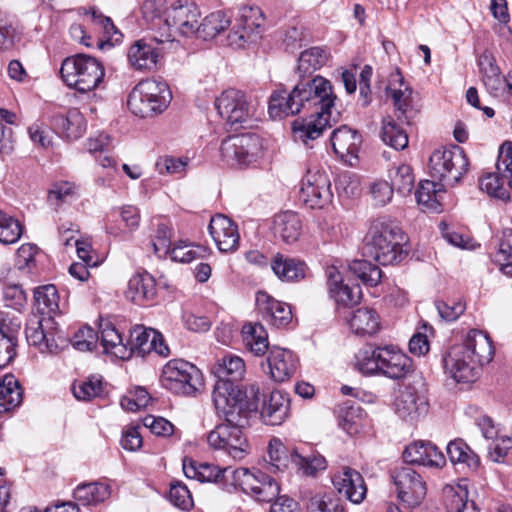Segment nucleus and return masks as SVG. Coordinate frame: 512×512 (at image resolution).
<instances>
[{
    "label": "nucleus",
    "instance_id": "obj_15",
    "mask_svg": "<svg viewBox=\"0 0 512 512\" xmlns=\"http://www.w3.org/2000/svg\"><path fill=\"white\" fill-rule=\"evenodd\" d=\"M443 367L445 374L456 383H470L478 377L479 366L457 345L443 358Z\"/></svg>",
    "mask_w": 512,
    "mask_h": 512
},
{
    "label": "nucleus",
    "instance_id": "obj_25",
    "mask_svg": "<svg viewBox=\"0 0 512 512\" xmlns=\"http://www.w3.org/2000/svg\"><path fill=\"white\" fill-rule=\"evenodd\" d=\"M267 362L271 378L276 382L289 380L297 370V358L292 351L280 347L269 350Z\"/></svg>",
    "mask_w": 512,
    "mask_h": 512
},
{
    "label": "nucleus",
    "instance_id": "obj_54",
    "mask_svg": "<svg viewBox=\"0 0 512 512\" xmlns=\"http://www.w3.org/2000/svg\"><path fill=\"white\" fill-rule=\"evenodd\" d=\"M143 18L151 24L152 29H165L164 27V0H146L142 4Z\"/></svg>",
    "mask_w": 512,
    "mask_h": 512
},
{
    "label": "nucleus",
    "instance_id": "obj_26",
    "mask_svg": "<svg viewBox=\"0 0 512 512\" xmlns=\"http://www.w3.org/2000/svg\"><path fill=\"white\" fill-rule=\"evenodd\" d=\"M153 42L159 44L163 41L157 39H152L149 42L138 40L129 48L128 61L135 70H153L156 68L160 50L154 46Z\"/></svg>",
    "mask_w": 512,
    "mask_h": 512
},
{
    "label": "nucleus",
    "instance_id": "obj_17",
    "mask_svg": "<svg viewBox=\"0 0 512 512\" xmlns=\"http://www.w3.org/2000/svg\"><path fill=\"white\" fill-rule=\"evenodd\" d=\"M209 233L221 252H233L239 246L240 235L237 225L227 216L218 214L211 218Z\"/></svg>",
    "mask_w": 512,
    "mask_h": 512
},
{
    "label": "nucleus",
    "instance_id": "obj_59",
    "mask_svg": "<svg viewBox=\"0 0 512 512\" xmlns=\"http://www.w3.org/2000/svg\"><path fill=\"white\" fill-rule=\"evenodd\" d=\"M339 499L327 495H314L307 503V512H343Z\"/></svg>",
    "mask_w": 512,
    "mask_h": 512
},
{
    "label": "nucleus",
    "instance_id": "obj_32",
    "mask_svg": "<svg viewBox=\"0 0 512 512\" xmlns=\"http://www.w3.org/2000/svg\"><path fill=\"white\" fill-rule=\"evenodd\" d=\"M256 304L262 312L266 313L274 326L282 327L287 325L292 319L291 307L284 302H280L265 292H258Z\"/></svg>",
    "mask_w": 512,
    "mask_h": 512
},
{
    "label": "nucleus",
    "instance_id": "obj_4",
    "mask_svg": "<svg viewBox=\"0 0 512 512\" xmlns=\"http://www.w3.org/2000/svg\"><path fill=\"white\" fill-rule=\"evenodd\" d=\"M172 100V93L166 82L156 79L140 81L130 92L128 107L141 118L153 117L164 112Z\"/></svg>",
    "mask_w": 512,
    "mask_h": 512
},
{
    "label": "nucleus",
    "instance_id": "obj_31",
    "mask_svg": "<svg viewBox=\"0 0 512 512\" xmlns=\"http://www.w3.org/2000/svg\"><path fill=\"white\" fill-rule=\"evenodd\" d=\"M274 235L287 244L295 243L302 233V221L293 211H284L275 215L273 220Z\"/></svg>",
    "mask_w": 512,
    "mask_h": 512
},
{
    "label": "nucleus",
    "instance_id": "obj_16",
    "mask_svg": "<svg viewBox=\"0 0 512 512\" xmlns=\"http://www.w3.org/2000/svg\"><path fill=\"white\" fill-rule=\"evenodd\" d=\"M395 412L405 421L416 422L428 412V400L415 387L406 386L395 400Z\"/></svg>",
    "mask_w": 512,
    "mask_h": 512
},
{
    "label": "nucleus",
    "instance_id": "obj_61",
    "mask_svg": "<svg viewBox=\"0 0 512 512\" xmlns=\"http://www.w3.org/2000/svg\"><path fill=\"white\" fill-rule=\"evenodd\" d=\"M169 500L174 506L182 510H189L193 507L190 491L186 485L180 482L170 484Z\"/></svg>",
    "mask_w": 512,
    "mask_h": 512
},
{
    "label": "nucleus",
    "instance_id": "obj_55",
    "mask_svg": "<svg viewBox=\"0 0 512 512\" xmlns=\"http://www.w3.org/2000/svg\"><path fill=\"white\" fill-rule=\"evenodd\" d=\"M22 235V226L18 220L0 211V242L12 244Z\"/></svg>",
    "mask_w": 512,
    "mask_h": 512
},
{
    "label": "nucleus",
    "instance_id": "obj_33",
    "mask_svg": "<svg viewBox=\"0 0 512 512\" xmlns=\"http://www.w3.org/2000/svg\"><path fill=\"white\" fill-rule=\"evenodd\" d=\"M213 372L221 380L215 388L222 383L235 385L234 381H239L244 377L246 366L244 360L232 353H226L213 367Z\"/></svg>",
    "mask_w": 512,
    "mask_h": 512
},
{
    "label": "nucleus",
    "instance_id": "obj_47",
    "mask_svg": "<svg viewBox=\"0 0 512 512\" xmlns=\"http://www.w3.org/2000/svg\"><path fill=\"white\" fill-rule=\"evenodd\" d=\"M389 179L391 181L389 184L393 187V190H396L402 196L409 195L414 188L415 177L412 168L407 164L391 168Z\"/></svg>",
    "mask_w": 512,
    "mask_h": 512
},
{
    "label": "nucleus",
    "instance_id": "obj_23",
    "mask_svg": "<svg viewBox=\"0 0 512 512\" xmlns=\"http://www.w3.org/2000/svg\"><path fill=\"white\" fill-rule=\"evenodd\" d=\"M45 324H52V318L34 317L27 323L25 335L29 345L37 347L42 353H55L58 350V344L55 335L47 331Z\"/></svg>",
    "mask_w": 512,
    "mask_h": 512
},
{
    "label": "nucleus",
    "instance_id": "obj_34",
    "mask_svg": "<svg viewBox=\"0 0 512 512\" xmlns=\"http://www.w3.org/2000/svg\"><path fill=\"white\" fill-rule=\"evenodd\" d=\"M156 282L149 273L136 274L128 282L126 296L138 305L153 300L156 296Z\"/></svg>",
    "mask_w": 512,
    "mask_h": 512
},
{
    "label": "nucleus",
    "instance_id": "obj_35",
    "mask_svg": "<svg viewBox=\"0 0 512 512\" xmlns=\"http://www.w3.org/2000/svg\"><path fill=\"white\" fill-rule=\"evenodd\" d=\"M330 141L335 154L344 157L357 153L362 137L356 130L344 125L332 132Z\"/></svg>",
    "mask_w": 512,
    "mask_h": 512
},
{
    "label": "nucleus",
    "instance_id": "obj_20",
    "mask_svg": "<svg viewBox=\"0 0 512 512\" xmlns=\"http://www.w3.org/2000/svg\"><path fill=\"white\" fill-rule=\"evenodd\" d=\"M478 66L482 82L492 96L498 97L506 89L508 91L512 90V85L501 75L500 69L495 63V58L490 52L484 51L479 56Z\"/></svg>",
    "mask_w": 512,
    "mask_h": 512
},
{
    "label": "nucleus",
    "instance_id": "obj_8",
    "mask_svg": "<svg viewBox=\"0 0 512 512\" xmlns=\"http://www.w3.org/2000/svg\"><path fill=\"white\" fill-rule=\"evenodd\" d=\"M232 484L257 501L271 502L280 493L275 479L259 469L238 468L231 472Z\"/></svg>",
    "mask_w": 512,
    "mask_h": 512
},
{
    "label": "nucleus",
    "instance_id": "obj_14",
    "mask_svg": "<svg viewBox=\"0 0 512 512\" xmlns=\"http://www.w3.org/2000/svg\"><path fill=\"white\" fill-rule=\"evenodd\" d=\"M332 198L329 176L324 171L309 170L300 190V199L304 204L312 209H322L331 203Z\"/></svg>",
    "mask_w": 512,
    "mask_h": 512
},
{
    "label": "nucleus",
    "instance_id": "obj_5",
    "mask_svg": "<svg viewBox=\"0 0 512 512\" xmlns=\"http://www.w3.org/2000/svg\"><path fill=\"white\" fill-rule=\"evenodd\" d=\"M60 75L69 88L86 93L100 85L104 79L105 70L102 63L96 58L77 54L63 60Z\"/></svg>",
    "mask_w": 512,
    "mask_h": 512
},
{
    "label": "nucleus",
    "instance_id": "obj_29",
    "mask_svg": "<svg viewBox=\"0 0 512 512\" xmlns=\"http://www.w3.org/2000/svg\"><path fill=\"white\" fill-rule=\"evenodd\" d=\"M54 130L68 140H76L86 130L84 116L77 109H70L66 114H55L51 119Z\"/></svg>",
    "mask_w": 512,
    "mask_h": 512
},
{
    "label": "nucleus",
    "instance_id": "obj_27",
    "mask_svg": "<svg viewBox=\"0 0 512 512\" xmlns=\"http://www.w3.org/2000/svg\"><path fill=\"white\" fill-rule=\"evenodd\" d=\"M183 472L187 478L197 479L201 482H220L231 477L233 471L230 467L220 468L207 462L198 463L192 458L183 459Z\"/></svg>",
    "mask_w": 512,
    "mask_h": 512
},
{
    "label": "nucleus",
    "instance_id": "obj_36",
    "mask_svg": "<svg viewBox=\"0 0 512 512\" xmlns=\"http://www.w3.org/2000/svg\"><path fill=\"white\" fill-rule=\"evenodd\" d=\"M329 59V52L322 47H311L300 53L296 72L299 77L309 78L321 69Z\"/></svg>",
    "mask_w": 512,
    "mask_h": 512
},
{
    "label": "nucleus",
    "instance_id": "obj_45",
    "mask_svg": "<svg viewBox=\"0 0 512 512\" xmlns=\"http://www.w3.org/2000/svg\"><path fill=\"white\" fill-rule=\"evenodd\" d=\"M22 402V389L12 376H5L0 381V413H4L19 406Z\"/></svg>",
    "mask_w": 512,
    "mask_h": 512
},
{
    "label": "nucleus",
    "instance_id": "obj_19",
    "mask_svg": "<svg viewBox=\"0 0 512 512\" xmlns=\"http://www.w3.org/2000/svg\"><path fill=\"white\" fill-rule=\"evenodd\" d=\"M333 485L339 494L354 504L361 503L366 497L367 488L362 475L350 467L343 468L333 477Z\"/></svg>",
    "mask_w": 512,
    "mask_h": 512
},
{
    "label": "nucleus",
    "instance_id": "obj_2",
    "mask_svg": "<svg viewBox=\"0 0 512 512\" xmlns=\"http://www.w3.org/2000/svg\"><path fill=\"white\" fill-rule=\"evenodd\" d=\"M217 414L223 417L227 427L226 441L230 443V457L241 460L249 453V445L243 429L248 425L251 412L259 406V387L251 384L242 388L230 383L219 384L212 393Z\"/></svg>",
    "mask_w": 512,
    "mask_h": 512
},
{
    "label": "nucleus",
    "instance_id": "obj_53",
    "mask_svg": "<svg viewBox=\"0 0 512 512\" xmlns=\"http://www.w3.org/2000/svg\"><path fill=\"white\" fill-rule=\"evenodd\" d=\"M479 188L489 196L502 201L510 200V192L503 186L501 178L496 173H488L479 179Z\"/></svg>",
    "mask_w": 512,
    "mask_h": 512
},
{
    "label": "nucleus",
    "instance_id": "obj_21",
    "mask_svg": "<svg viewBox=\"0 0 512 512\" xmlns=\"http://www.w3.org/2000/svg\"><path fill=\"white\" fill-rule=\"evenodd\" d=\"M480 367L493 359L494 348L490 337L480 330H470L463 343L457 344Z\"/></svg>",
    "mask_w": 512,
    "mask_h": 512
},
{
    "label": "nucleus",
    "instance_id": "obj_10",
    "mask_svg": "<svg viewBox=\"0 0 512 512\" xmlns=\"http://www.w3.org/2000/svg\"><path fill=\"white\" fill-rule=\"evenodd\" d=\"M263 22V13L259 7H244L227 36V45L239 49L257 42L261 37Z\"/></svg>",
    "mask_w": 512,
    "mask_h": 512
},
{
    "label": "nucleus",
    "instance_id": "obj_1",
    "mask_svg": "<svg viewBox=\"0 0 512 512\" xmlns=\"http://www.w3.org/2000/svg\"><path fill=\"white\" fill-rule=\"evenodd\" d=\"M335 100L330 81L317 75L312 79L302 78L290 93L274 92L270 96L268 110L272 117L295 115L302 111L309 114L310 120L300 126L294 123L293 127L299 138L307 144V140L317 139L327 127H331L330 118Z\"/></svg>",
    "mask_w": 512,
    "mask_h": 512
},
{
    "label": "nucleus",
    "instance_id": "obj_24",
    "mask_svg": "<svg viewBox=\"0 0 512 512\" xmlns=\"http://www.w3.org/2000/svg\"><path fill=\"white\" fill-rule=\"evenodd\" d=\"M407 464H417L429 467H442L446 460L438 447L431 442L419 441L410 444L403 452Z\"/></svg>",
    "mask_w": 512,
    "mask_h": 512
},
{
    "label": "nucleus",
    "instance_id": "obj_41",
    "mask_svg": "<svg viewBox=\"0 0 512 512\" xmlns=\"http://www.w3.org/2000/svg\"><path fill=\"white\" fill-rule=\"evenodd\" d=\"M100 340L106 353L113 354L120 359L130 357V352L123 342L121 333L111 324L107 323L101 326Z\"/></svg>",
    "mask_w": 512,
    "mask_h": 512
},
{
    "label": "nucleus",
    "instance_id": "obj_22",
    "mask_svg": "<svg viewBox=\"0 0 512 512\" xmlns=\"http://www.w3.org/2000/svg\"><path fill=\"white\" fill-rule=\"evenodd\" d=\"M326 275L329 290L338 304L354 306L360 302L362 291L358 284L344 283L340 272L334 266L327 268Z\"/></svg>",
    "mask_w": 512,
    "mask_h": 512
},
{
    "label": "nucleus",
    "instance_id": "obj_9",
    "mask_svg": "<svg viewBox=\"0 0 512 512\" xmlns=\"http://www.w3.org/2000/svg\"><path fill=\"white\" fill-rule=\"evenodd\" d=\"M220 152L227 164L248 166L256 162L261 155V139L254 133L232 135L222 141Z\"/></svg>",
    "mask_w": 512,
    "mask_h": 512
},
{
    "label": "nucleus",
    "instance_id": "obj_38",
    "mask_svg": "<svg viewBox=\"0 0 512 512\" xmlns=\"http://www.w3.org/2000/svg\"><path fill=\"white\" fill-rule=\"evenodd\" d=\"M444 503L448 512H477V507L472 500L468 499L466 487L446 486L443 490Z\"/></svg>",
    "mask_w": 512,
    "mask_h": 512
},
{
    "label": "nucleus",
    "instance_id": "obj_52",
    "mask_svg": "<svg viewBox=\"0 0 512 512\" xmlns=\"http://www.w3.org/2000/svg\"><path fill=\"white\" fill-rule=\"evenodd\" d=\"M205 251V248L202 246H195L191 243L180 240L173 244L168 255H170L173 261L190 263L191 261L200 258Z\"/></svg>",
    "mask_w": 512,
    "mask_h": 512
},
{
    "label": "nucleus",
    "instance_id": "obj_57",
    "mask_svg": "<svg viewBox=\"0 0 512 512\" xmlns=\"http://www.w3.org/2000/svg\"><path fill=\"white\" fill-rule=\"evenodd\" d=\"M19 40V35L11 19L0 12V51L12 49Z\"/></svg>",
    "mask_w": 512,
    "mask_h": 512
},
{
    "label": "nucleus",
    "instance_id": "obj_3",
    "mask_svg": "<svg viewBox=\"0 0 512 512\" xmlns=\"http://www.w3.org/2000/svg\"><path fill=\"white\" fill-rule=\"evenodd\" d=\"M405 236L394 223L382 218L374 220L364 238V255L381 265L402 261L407 251L403 249Z\"/></svg>",
    "mask_w": 512,
    "mask_h": 512
},
{
    "label": "nucleus",
    "instance_id": "obj_46",
    "mask_svg": "<svg viewBox=\"0 0 512 512\" xmlns=\"http://www.w3.org/2000/svg\"><path fill=\"white\" fill-rule=\"evenodd\" d=\"M34 301L37 311L42 315L56 314L59 311V295L52 284L37 287L34 290Z\"/></svg>",
    "mask_w": 512,
    "mask_h": 512
},
{
    "label": "nucleus",
    "instance_id": "obj_49",
    "mask_svg": "<svg viewBox=\"0 0 512 512\" xmlns=\"http://www.w3.org/2000/svg\"><path fill=\"white\" fill-rule=\"evenodd\" d=\"M350 272L367 286H376L382 277L381 269L367 260H353L349 264Z\"/></svg>",
    "mask_w": 512,
    "mask_h": 512
},
{
    "label": "nucleus",
    "instance_id": "obj_18",
    "mask_svg": "<svg viewBox=\"0 0 512 512\" xmlns=\"http://www.w3.org/2000/svg\"><path fill=\"white\" fill-rule=\"evenodd\" d=\"M379 375L399 380L412 371V360L393 346L381 347Z\"/></svg>",
    "mask_w": 512,
    "mask_h": 512
},
{
    "label": "nucleus",
    "instance_id": "obj_30",
    "mask_svg": "<svg viewBox=\"0 0 512 512\" xmlns=\"http://www.w3.org/2000/svg\"><path fill=\"white\" fill-rule=\"evenodd\" d=\"M290 414L289 396L280 390L271 392L261 410V418L267 425H281Z\"/></svg>",
    "mask_w": 512,
    "mask_h": 512
},
{
    "label": "nucleus",
    "instance_id": "obj_40",
    "mask_svg": "<svg viewBox=\"0 0 512 512\" xmlns=\"http://www.w3.org/2000/svg\"><path fill=\"white\" fill-rule=\"evenodd\" d=\"M245 346L255 355L262 356L269 349L268 336L263 325L248 323L242 328Z\"/></svg>",
    "mask_w": 512,
    "mask_h": 512
},
{
    "label": "nucleus",
    "instance_id": "obj_42",
    "mask_svg": "<svg viewBox=\"0 0 512 512\" xmlns=\"http://www.w3.org/2000/svg\"><path fill=\"white\" fill-rule=\"evenodd\" d=\"M230 24V17L226 13L222 11L212 12L200 24H197L195 33L203 40H210L225 31Z\"/></svg>",
    "mask_w": 512,
    "mask_h": 512
},
{
    "label": "nucleus",
    "instance_id": "obj_7",
    "mask_svg": "<svg viewBox=\"0 0 512 512\" xmlns=\"http://www.w3.org/2000/svg\"><path fill=\"white\" fill-rule=\"evenodd\" d=\"M164 388L178 395H193L202 385L200 370L193 364L180 360H170L160 377Z\"/></svg>",
    "mask_w": 512,
    "mask_h": 512
},
{
    "label": "nucleus",
    "instance_id": "obj_28",
    "mask_svg": "<svg viewBox=\"0 0 512 512\" xmlns=\"http://www.w3.org/2000/svg\"><path fill=\"white\" fill-rule=\"evenodd\" d=\"M274 274L286 282H298L306 278L308 272L307 264L298 258H291L277 253L270 261Z\"/></svg>",
    "mask_w": 512,
    "mask_h": 512
},
{
    "label": "nucleus",
    "instance_id": "obj_44",
    "mask_svg": "<svg viewBox=\"0 0 512 512\" xmlns=\"http://www.w3.org/2000/svg\"><path fill=\"white\" fill-rule=\"evenodd\" d=\"M381 346H367L358 350L354 357V368L363 375H379Z\"/></svg>",
    "mask_w": 512,
    "mask_h": 512
},
{
    "label": "nucleus",
    "instance_id": "obj_50",
    "mask_svg": "<svg viewBox=\"0 0 512 512\" xmlns=\"http://www.w3.org/2000/svg\"><path fill=\"white\" fill-rule=\"evenodd\" d=\"M381 139L386 145L395 150H403L408 146V135L404 129L397 125L392 119L383 121Z\"/></svg>",
    "mask_w": 512,
    "mask_h": 512
},
{
    "label": "nucleus",
    "instance_id": "obj_48",
    "mask_svg": "<svg viewBox=\"0 0 512 512\" xmlns=\"http://www.w3.org/2000/svg\"><path fill=\"white\" fill-rule=\"evenodd\" d=\"M446 449L452 463H463L470 469L478 468L480 464L478 455L462 440L451 441Z\"/></svg>",
    "mask_w": 512,
    "mask_h": 512
},
{
    "label": "nucleus",
    "instance_id": "obj_64",
    "mask_svg": "<svg viewBox=\"0 0 512 512\" xmlns=\"http://www.w3.org/2000/svg\"><path fill=\"white\" fill-rule=\"evenodd\" d=\"M268 456L271 466L277 471H281L288 466L287 449L280 439L273 438L270 440Z\"/></svg>",
    "mask_w": 512,
    "mask_h": 512
},
{
    "label": "nucleus",
    "instance_id": "obj_62",
    "mask_svg": "<svg viewBox=\"0 0 512 512\" xmlns=\"http://www.w3.org/2000/svg\"><path fill=\"white\" fill-rule=\"evenodd\" d=\"M75 196V186L69 182L56 183L48 193V201L51 205L60 207L69 202Z\"/></svg>",
    "mask_w": 512,
    "mask_h": 512
},
{
    "label": "nucleus",
    "instance_id": "obj_56",
    "mask_svg": "<svg viewBox=\"0 0 512 512\" xmlns=\"http://www.w3.org/2000/svg\"><path fill=\"white\" fill-rule=\"evenodd\" d=\"M172 228L166 223H159L157 225L156 234L152 240V246L155 254L160 257H166L171 247Z\"/></svg>",
    "mask_w": 512,
    "mask_h": 512
},
{
    "label": "nucleus",
    "instance_id": "obj_63",
    "mask_svg": "<svg viewBox=\"0 0 512 512\" xmlns=\"http://www.w3.org/2000/svg\"><path fill=\"white\" fill-rule=\"evenodd\" d=\"M496 168L502 179H506L512 189V144L510 142L501 145Z\"/></svg>",
    "mask_w": 512,
    "mask_h": 512
},
{
    "label": "nucleus",
    "instance_id": "obj_12",
    "mask_svg": "<svg viewBox=\"0 0 512 512\" xmlns=\"http://www.w3.org/2000/svg\"><path fill=\"white\" fill-rule=\"evenodd\" d=\"M220 117L231 126L247 123L254 115L256 108L246 95L236 89H228L215 100Z\"/></svg>",
    "mask_w": 512,
    "mask_h": 512
},
{
    "label": "nucleus",
    "instance_id": "obj_51",
    "mask_svg": "<svg viewBox=\"0 0 512 512\" xmlns=\"http://www.w3.org/2000/svg\"><path fill=\"white\" fill-rule=\"evenodd\" d=\"M71 389L76 399L90 401L102 395L103 383L101 379L92 376L85 380L75 381Z\"/></svg>",
    "mask_w": 512,
    "mask_h": 512
},
{
    "label": "nucleus",
    "instance_id": "obj_6",
    "mask_svg": "<svg viewBox=\"0 0 512 512\" xmlns=\"http://www.w3.org/2000/svg\"><path fill=\"white\" fill-rule=\"evenodd\" d=\"M469 160L458 145L435 150L429 159L430 174L446 186L456 185L467 172Z\"/></svg>",
    "mask_w": 512,
    "mask_h": 512
},
{
    "label": "nucleus",
    "instance_id": "obj_58",
    "mask_svg": "<svg viewBox=\"0 0 512 512\" xmlns=\"http://www.w3.org/2000/svg\"><path fill=\"white\" fill-rule=\"evenodd\" d=\"M338 425L349 435L356 434L360 426V408L344 407L338 414Z\"/></svg>",
    "mask_w": 512,
    "mask_h": 512
},
{
    "label": "nucleus",
    "instance_id": "obj_37",
    "mask_svg": "<svg viewBox=\"0 0 512 512\" xmlns=\"http://www.w3.org/2000/svg\"><path fill=\"white\" fill-rule=\"evenodd\" d=\"M444 186L443 183L437 184L430 180L421 181L415 192L418 204L433 212L440 213L442 211V198L445 193Z\"/></svg>",
    "mask_w": 512,
    "mask_h": 512
},
{
    "label": "nucleus",
    "instance_id": "obj_43",
    "mask_svg": "<svg viewBox=\"0 0 512 512\" xmlns=\"http://www.w3.org/2000/svg\"><path fill=\"white\" fill-rule=\"evenodd\" d=\"M349 324L351 329L360 335H373L380 328L376 311L369 308L357 309L350 318Z\"/></svg>",
    "mask_w": 512,
    "mask_h": 512
},
{
    "label": "nucleus",
    "instance_id": "obj_13",
    "mask_svg": "<svg viewBox=\"0 0 512 512\" xmlns=\"http://www.w3.org/2000/svg\"><path fill=\"white\" fill-rule=\"evenodd\" d=\"M200 11L196 4L188 0H172L167 3L164 11L165 29H175L181 35L195 34Z\"/></svg>",
    "mask_w": 512,
    "mask_h": 512
},
{
    "label": "nucleus",
    "instance_id": "obj_39",
    "mask_svg": "<svg viewBox=\"0 0 512 512\" xmlns=\"http://www.w3.org/2000/svg\"><path fill=\"white\" fill-rule=\"evenodd\" d=\"M110 486L93 482L78 485L74 490V499L81 505H96L110 497Z\"/></svg>",
    "mask_w": 512,
    "mask_h": 512
},
{
    "label": "nucleus",
    "instance_id": "obj_11",
    "mask_svg": "<svg viewBox=\"0 0 512 512\" xmlns=\"http://www.w3.org/2000/svg\"><path fill=\"white\" fill-rule=\"evenodd\" d=\"M391 478L398 498L408 507L418 506L424 500L427 493L426 482L413 467H397L391 472Z\"/></svg>",
    "mask_w": 512,
    "mask_h": 512
},
{
    "label": "nucleus",
    "instance_id": "obj_60",
    "mask_svg": "<svg viewBox=\"0 0 512 512\" xmlns=\"http://www.w3.org/2000/svg\"><path fill=\"white\" fill-rule=\"evenodd\" d=\"M152 332H156L154 329H146L143 326H135L130 331V340L128 348L130 354L134 350H138L141 353L149 352V343L152 338Z\"/></svg>",
    "mask_w": 512,
    "mask_h": 512
}]
</instances>
